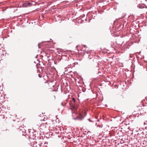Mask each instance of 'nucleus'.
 <instances>
[{"label": "nucleus", "mask_w": 147, "mask_h": 147, "mask_svg": "<svg viewBox=\"0 0 147 147\" xmlns=\"http://www.w3.org/2000/svg\"><path fill=\"white\" fill-rule=\"evenodd\" d=\"M70 105L71 109L72 110L73 113H76L75 111L77 110L78 107L77 101L75 102H71V103H70Z\"/></svg>", "instance_id": "1"}, {"label": "nucleus", "mask_w": 147, "mask_h": 147, "mask_svg": "<svg viewBox=\"0 0 147 147\" xmlns=\"http://www.w3.org/2000/svg\"><path fill=\"white\" fill-rule=\"evenodd\" d=\"M32 4L30 2H25L22 4V7H27L31 6Z\"/></svg>", "instance_id": "2"}, {"label": "nucleus", "mask_w": 147, "mask_h": 147, "mask_svg": "<svg viewBox=\"0 0 147 147\" xmlns=\"http://www.w3.org/2000/svg\"><path fill=\"white\" fill-rule=\"evenodd\" d=\"M84 113L83 112L82 113H80L79 115L77 117V119L80 120H82L86 115L85 114L84 115Z\"/></svg>", "instance_id": "3"}, {"label": "nucleus", "mask_w": 147, "mask_h": 147, "mask_svg": "<svg viewBox=\"0 0 147 147\" xmlns=\"http://www.w3.org/2000/svg\"><path fill=\"white\" fill-rule=\"evenodd\" d=\"M47 120V118H43L42 119H41L40 120L41 121L43 122L42 123H43V124H46L47 123V122H45L46 120Z\"/></svg>", "instance_id": "4"}, {"label": "nucleus", "mask_w": 147, "mask_h": 147, "mask_svg": "<svg viewBox=\"0 0 147 147\" xmlns=\"http://www.w3.org/2000/svg\"><path fill=\"white\" fill-rule=\"evenodd\" d=\"M76 101L75 100V99L74 98H72V101L71 102H75Z\"/></svg>", "instance_id": "5"}, {"label": "nucleus", "mask_w": 147, "mask_h": 147, "mask_svg": "<svg viewBox=\"0 0 147 147\" xmlns=\"http://www.w3.org/2000/svg\"><path fill=\"white\" fill-rule=\"evenodd\" d=\"M38 77L40 78H41L42 77V76L40 74H38Z\"/></svg>", "instance_id": "6"}, {"label": "nucleus", "mask_w": 147, "mask_h": 147, "mask_svg": "<svg viewBox=\"0 0 147 147\" xmlns=\"http://www.w3.org/2000/svg\"><path fill=\"white\" fill-rule=\"evenodd\" d=\"M83 47L84 48H85V47H86V45H84Z\"/></svg>", "instance_id": "7"}]
</instances>
